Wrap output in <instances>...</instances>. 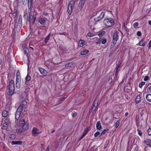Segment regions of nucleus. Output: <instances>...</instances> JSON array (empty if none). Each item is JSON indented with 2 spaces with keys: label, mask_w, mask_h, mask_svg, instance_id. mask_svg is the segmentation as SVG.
Returning a JSON list of instances; mask_svg holds the SVG:
<instances>
[{
  "label": "nucleus",
  "mask_w": 151,
  "mask_h": 151,
  "mask_svg": "<svg viewBox=\"0 0 151 151\" xmlns=\"http://www.w3.org/2000/svg\"><path fill=\"white\" fill-rule=\"evenodd\" d=\"M151 47V40L149 42L148 48L149 49H150Z\"/></svg>",
  "instance_id": "nucleus-56"
},
{
  "label": "nucleus",
  "mask_w": 151,
  "mask_h": 151,
  "mask_svg": "<svg viewBox=\"0 0 151 151\" xmlns=\"http://www.w3.org/2000/svg\"><path fill=\"white\" fill-rule=\"evenodd\" d=\"M8 114V112L6 110H4L2 112V115L3 117H6Z\"/></svg>",
  "instance_id": "nucleus-28"
},
{
  "label": "nucleus",
  "mask_w": 151,
  "mask_h": 151,
  "mask_svg": "<svg viewBox=\"0 0 151 151\" xmlns=\"http://www.w3.org/2000/svg\"><path fill=\"white\" fill-rule=\"evenodd\" d=\"M90 128V127H88L87 128H86L84 131L83 132V133H84V134H86L88 132L89 129Z\"/></svg>",
  "instance_id": "nucleus-43"
},
{
  "label": "nucleus",
  "mask_w": 151,
  "mask_h": 151,
  "mask_svg": "<svg viewBox=\"0 0 151 151\" xmlns=\"http://www.w3.org/2000/svg\"><path fill=\"white\" fill-rule=\"evenodd\" d=\"M89 52V51L87 50L82 51L81 52L80 54L82 55H84L87 54Z\"/></svg>",
  "instance_id": "nucleus-31"
},
{
  "label": "nucleus",
  "mask_w": 151,
  "mask_h": 151,
  "mask_svg": "<svg viewBox=\"0 0 151 151\" xmlns=\"http://www.w3.org/2000/svg\"><path fill=\"white\" fill-rule=\"evenodd\" d=\"M22 15H20L19 16L18 20V24L19 25H22Z\"/></svg>",
  "instance_id": "nucleus-26"
},
{
  "label": "nucleus",
  "mask_w": 151,
  "mask_h": 151,
  "mask_svg": "<svg viewBox=\"0 0 151 151\" xmlns=\"http://www.w3.org/2000/svg\"><path fill=\"white\" fill-rule=\"evenodd\" d=\"M141 96L140 94L138 95L136 97L135 102L136 104L139 103L141 100Z\"/></svg>",
  "instance_id": "nucleus-20"
},
{
  "label": "nucleus",
  "mask_w": 151,
  "mask_h": 151,
  "mask_svg": "<svg viewBox=\"0 0 151 151\" xmlns=\"http://www.w3.org/2000/svg\"><path fill=\"white\" fill-rule=\"evenodd\" d=\"M39 70L41 74L44 76H46L47 74V72L44 68H39Z\"/></svg>",
  "instance_id": "nucleus-10"
},
{
  "label": "nucleus",
  "mask_w": 151,
  "mask_h": 151,
  "mask_svg": "<svg viewBox=\"0 0 151 151\" xmlns=\"http://www.w3.org/2000/svg\"><path fill=\"white\" fill-rule=\"evenodd\" d=\"M101 38H99L98 39L97 42H96V44L98 45H100L101 42Z\"/></svg>",
  "instance_id": "nucleus-47"
},
{
  "label": "nucleus",
  "mask_w": 151,
  "mask_h": 151,
  "mask_svg": "<svg viewBox=\"0 0 151 151\" xmlns=\"http://www.w3.org/2000/svg\"><path fill=\"white\" fill-rule=\"evenodd\" d=\"M16 125L18 127H21V128L17 129H16L17 133H21L27 129L29 127L28 124L27 123L25 122L24 119H21L17 123Z\"/></svg>",
  "instance_id": "nucleus-1"
},
{
  "label": "nucleus",
  "mask_w": 151,
  "mask_h": 151,
  "mask_svg": "<svg viewBox=\"0 0 151 151\" xmlns=\"http://www.w3.org/2000/svg\"><path fill=\"white\" fill-rule=\"evenodd\" d=\"M100 133L99 132H96L94 134V136L95 137H96L98 136L99 135Z\"/></svg>",
  "instance_id": "nucleus-49"
},
{
  "label": "nucleus",
  "mask_w": 151,
  "mask_h": 151,
  "mask_svg": "<svg viewBox=\"0 0 151 151\" xmlns=\"http://www.w3.org/2000/svg\"><path fill=\"white\" fill-rule=\"evenodd\" d=\"M147 133L149 135L151 136V128H149L147 130Z\"/></svg>",
  "instance_id": "nucleus-46"
},
{
  "label": "nucleus",
  "mask_w": 151,
  "mask_h": 151,
  "mask_svg": "<svg viewBox=\"0 0 151 151\" xmlns=\"http://www.w3.org/2000/svg\"><path fill=\"white\" fill-rule=\"evenodd\" d=\"M143 143L148 145L147 146L151 147V140L146 139L143 141Z\"/></svg>",
  "instance_id": "nucleus-19"
},
{
  "label": "nucleus",
  "mask_w": 151,
  "mask_h": 151,
  "mask_svg": "<svg viewBox=\"0 0 151 151\" xmlns=\"http://www.w3.org/2000/svg\"><path fill=\"white\" fill-rule=\"evenodd\" d=\"M146 99L149 102H151V94L149 93L147 94L146 96Z\"/></svg>",
  "instance_id": "nucleus-24"
},
{
  "label": "nucleus",
  "mask_w": 151,
  "mask_h": 151,
  "mask_svg": "<svg viewBox=\"0 0 151 151\" xmlns=\"http://www.w3.org/2000/svg\"><path fill=\"white\" fill-rule=\"evenodd\" d=\"M109 131V129H104L103 131L101 133L99 137L101 136V135H103L105 134L107 132H108Z\"/></svg>",
  "instance_id": "nucleus-35"
},
{
  "label": "nucleus",
  "mask_w": 151,
  "mask_h": 151,
  "mask_svg": "<svg viewBox=\"0 0 151 151\" xmlns=\"http://www.w3.org/2000/svg\"><path fill=\"white\" fill-rule=\"evenodd\" d=\"M104 25L108 27H110L114 25V20L111 17L105 18L103 21Z\"/></svg>",
  "instance_id": "nucleus-4"
},
{
  "label": "nucleus",
  "mask_w": 151,
  "mask_h": 151,
  "mask_svg": "<svg viewBox=\"0 0 151 151\" xmlns=\"http://www.w3.org/2000/svg\"><path fill=\"white\" fill-rule=\"evenodd\" d=\"M137 132L138 134L140 136H142V131L139 129H137Z\"/></svg>",
  "instance_id": "nucleus-41"
},
{
  "label": "nucleus",
  "mask_w": 151,
  "mask_h": 151,
  "mask_svg": "<svg viewBox=\"0 0 151 151\" xmlns=\"http://www.w3.org/2000/svg\"><path fill=\"white\" fill-rule=\"evenodd\" d=\"M76 77V74L73 72H70L68 76V78L70 81H72Z\"/></svg>",
  "instance_id": "nucleus-12"
},
{
  "label": "nucleus",
  "mask_w": 151,
  "mask_h": 151,
  "mask_svg": "<svg viewBox=\"0 0 151 151\" xmlns=\"http://www.w3.org/2000/svg\"><path fill=\"white\" fill-rule=\"evenodd\" d=\"M96 127L97 129L100 130L101 129V127L100 122H97L96 124Z\"/></svg>",
  "instance_id": "nucleus-30"
},
{
  "label": "nucleus",
  "mask_w": 151,
  "mask_h": 151,
  "mask_svg": "<svg viewBox=\"0 0 151 151\" xmlns=\"http://www.w3.org/2000/svg\"><path fill=\"white\" fill-rule=\"evenodd\" d=\"M138 23L136 22L134 23L133 24V26L134 28H136L138 26Z\"/></svg>",
  "instance_id": "nucleus-53"
},
{
  "label": "nucleus",
  "mask_w": 151,
  "mask_h": 151,
  "mask_svg": "<svg viewBox=\"0 0 151 151\" xmlns=\"http://www.w3.org/2000/svg\"><path fill=\"white\" fill-rule=\"evenodd\" d=\"M75 0H71L68 4L67 11L69 15H71L72 14L75 6Z\"/></svg>",
  "instance_id": "nucleus-6"
},
{
  "label": "nucleus",
  "mask_w": 151,
  "mask_h": 151,
  "mask_svg": "<svg viewBox=\"0 0 151 151\" xmlns=\"http://www.w3.org/2000/svg\"><path fill=\"white\" fill-rule=\"evenodd\" d=\"M137 35L138 36H141L142 35V33L140 31H138L137 32Z\"/></svg>",
  "instance_id": "nucleus-51"
},
{
  "label": "nucleus",
  "mask_w": 151,
  "mask_h": 151,
  "mask_svg": "<svg viewBox=\"0 0 151 151\" xmlns=\"http://www.w3.org/2000/svg\"><path fill=\"white\" fill-rule=\"evenodd\" d=\"M48 13H44V15L45 16H47L48 15Z\"/></svg>",
  "instance_id": "nucleus-62"
},
{
  "label": "nucleus",
  "mask_w": 151,
  "mask_h": 151,
  "mask_svg": "<svg viewBox=\"0 0 151 151\" xmlns=\"http://www.w3.org/2000/svg\"><path fill=\"white\" fill-rule=\"evenodd\" d=\"M23 4L24 5H25L27 1V0H21Z\"/></svg>",
  "instance_id": "nucleus-54"
},
{
  "label": "nucleus",
  "mask_w": 151,
  "mask_h": 151,
  "mask_svg": "<svg viewBox=\"0 0 151 151\" xmlns=\"http://www.w3.org/2000/svg\"><path fill=\"white\" fill-rule=\"evenodd\" d=\"M11 99L10 98H8L7 99H6V102L7 103H8V104L9 105V104H12V102H11Z\"/></svg>",
  "instance_id": "nucleus-39"
},
{
  "label": "nucleus",
  "mask_w": 151,
  "mask_h": 151,
  "mask_svg": "<svg viewBox=\"0 0 151 151\" xmlns=\"http://www.w3.org/2000/svg\"><path fill=\"white\" fill-rule=\"evenodd\" d=\"M149 79V77L148 76H146L144 79L145 81H147Z\"/></svg>",
  "instance_id": "nucleus-52"
},
{
  "label": "nucleus",
  "mask_w": 151,
  "mask_h": 151,
  "mask_svg": "<svg viewBox=\"0 0 151 151\" xmlns=\"http://www.w3.org/2000/svg\"><path fill=\"white\" fill-rule=\"evenodd\" d=\"M108 12H109L112 15H113V12H112V11H110V10H109L108 11Z\"/></svg>",
  "instance_id": "nucleus-63"
},
{
  "label": "nucleus",
  "mask_w": 151,
  "mask_h": 151,
  "mask_svg": "<svg viewBox=\"0 0 151 151\" xmlns=\"http://www.w3.org/2000/svg\"><path fill=\"white\" fill-rule=\"evenodd\" d=\"M22 111V108L20 106H19L17 109L15 114V119L17 121L19 119Z\"/></svg>",
  "instance_id": "nucleus-7"
},
{
  "label": "nucleus",
  "mask_w": 151,
  "mask_h": 151,
  "mask_svg": "<svg viewBox=\"0 0 151 151\" xmlns=\"http://www.w3.org/2000/svg\"><path fill=\"white\" fill-rule=\"evenodd\" d=\"M88 35L89 37H91L94 36L95 35L94 33L89 32L88 34Z\"/></svg>",
  "instance_id": "nucleus-42"
},
{
  "label": "nucleus",
  "mask_w": 151,
  "mask_h": 151,
  "mask_svg": "<svg viewBox=\"0 0 151 151\" xmlns=\"http://www.w3.org/2000/svg\"><path fill=\"white\" fill-rule=\"evenodd\" d=\"M50 36V33L49 34V35L46 37L45 38L44 42L45 43H47L48 42V40H49Z\"/></svg>",
  "instance_id": "nucleus-32"
},
{
  "label": "nucleus",
  "mask_w": 151,
  "mask_h": 151,
  "mask_svg": "<svg viewBox=\"0 0 151 151\" xmlns=\"http://www.w3.org/2000/svg\"><path fill=\"white\" fill-rule=\"evenodd\" d=\"M31 79V78L30 76L28 74H27L25 78L26 81L25 82V84L26 85V86H24V88L27 91H28L29 90L30 88L28 87V86L26 83V81H29Z\"/></svg>",
  "instance_id": "nucleus-8"
},
{
  "label": "nucleus",
  "mask_w": 151,
  "mask_h": 151,
  "mask_svg": "<svg viewBox=\"0 0 151 151\" xmlns=\"http://www.w3.org/2000/svg\"><path fill=\"white\" fill-rule=\"evenodd\" d=\"M16 77H21L20 73L19 70H17L16 73Z\"/></svg>",
  "instance_id": "nucleus-44"
},
{
  "label": "nucleus",
  "mask_w": 151,
  "mask_h": 151,
  "mask_svg": "<svg viewBox=\"0 0 151 151\" xmlns=\"http://www.w3.org/2000/svg\"><path fill=\"white\" fill-rule=\"evenodd\" d=\"M148 24H149L151 25V20H149L148 21Z\"/></svg>",
  "instance_id": "nucleus-64"
},
{
  "label": "nucleus",
  "mask_w": 151,
  "mask_h": 151,
  "mask_svg": "<svg viewBox=\"0 0 151 151\" xmlns=\"http://www.w3.org/2000/svg\"><path fill=\"white\" fill-rule=\"evenodd\" d=\"M9 124V121L8 119H6L4 120V122L3 124V127H6Z\"/></svg>",
  "instance_id": "nucleus-18"
},
{
  "label": "nucleus",
  "mask_w": 151,
  "mask_h": 151,
  "mask_svg": "<svg viewBox=\"0 0 151 151\" xmlns=\"http://www.w3.org/2000/svg\"><path fill=\"white\" fill-rule=\"evenodd\" d=\"M27 104V102L25 100L23 101L19 106H20L22 108V110H23L24 106L26 105Z\"/></svg>",
  "instance_id": "nucleus-27"
},
{
  "label": "nucleus",
  "mask_w": 151,
  "mask_h": 151,
  "mask_svg": "<svg viewBox=\"0 0 151 151\" xmlns=\"http://www.w3.org/2000/svg\"><path fill=\"white\" fill-rule=\"evenodd\" d=\"M119 34V32L116 31H114V32L113 35L111 45V46L112 47H114L116 44L118 40Z\"/></svg>",
  "instance_id": "nucleus-5"
},
{
  "label": "nucleus",
  "mask_w": 151,
  "mask_h": 151,
  "mask_svg": "<svg viewBox=\"0 0 151 151\" xmlns=\"http://www.w3.org/2000/svg\"><path fill=\"white\" fill-rule=\"evenodd\" d=\"M77 115V113L76 112H74L72 114V116L73 118H75Z\"/></svg>",
  "instance_id": "nucleus-48"
},
{
  "label": "nucleus",
  "mask_w": 151,
  "mask_h": 151,
  "mask_svg": "<svg viewBox=\"0 0 151 151\" xmlns=\"http://www.w3.org/2000/svg\"><path fill=\"white\" fill-rule=\"evenodd\" d=\"M144 150L145 151H151V147L146 146L145 147Z\"/></svg>",
  "instance_id": "nucleus-33"
},
{
  "label": "nucleus",
  "mask_w": 151,
  "mask_h": 151,
  "mask_svg": "<svg viewBox=\"0 0 151 151\" xmlns=\"http://www.w3.org/2000/svg\"><path fill=\"white\" fill-rule=\"evenodd\" d=\"M15 136L14 135V134H11L10 136V138H15Z\"/></svg>",
  "instance_id": "nucleus-58"
},
{
  "label": "nucleus",
  "mask_w": 151,
  "mask_h": 151,
  "mask_svg": "<svg viewBox=\"0 0 151 151\" xmlns=\"http://www.w3.org/2000/svg\"><path fill=\"white\" fill-rule=\"evenodd\" d=\"M107 41V40L105 38H101V42L102 44H105Z\"/></svg>",
  "instance_id": "nucleus-37"
},
{
  "label": "nucleus",
  "mask_w": 151,
  "mask_h": 151,
  "mask_svg": "<svg viewBox=\"0 0 151 151\" xmlns=\"http://www.w3.org/2000/svg\"><path fill=\"white\" fill-rule=\"evenodd\" d=\"M49 151V146H48L47 148H46V149L45 150V151Z\"/></svg>",
  "instance_id": "nucleus-59"
},
{
  "label": "nucleus",
  "mask_w": 151,
  "mask_h": 151,
  "mask_svg": "<svg viewBox=\"0 0 151 151\" xmlns=\"http://www.w3.org/2000/svg\"><path fill=\"white\" fill-rule=\"evenodd\" d=\"M108 82L110 84L112 83L113 82V79L111 76L109 77Z\"/></svg>",
  "instance_id": "nucleus-40"
},
{
  "label": "nucleus",
  "mask_w": 151,
  "mask_h": 151,
  "mask_svg": "<svg viewBox=\"0 0 151 151\" xmlns=\"http://www.w3.org/2000/svg\"><path fill=\"white\" fill-rule=\"evenodd\" d=\"M120 124V121L118 120L115 123V127L116 128H118V127H119Z\"/></svg>",
  "instance_id": "nucleus-36"
},
{
  "label": "nucleus",
  "mask_w": 151,
  "mask_h": 151,
  "mask_svg": "<svg viewBox=\"0 0 151 151\" xmlns=\"http://www.w3.org/2000/svg\"><path fill=\"white\" fill-rule=\"evenodd\" d=\"M21 77H16V86L17 88H19L20 87Z\"/></svg>",
  "instance_id": "nucleus-14"
},
{
  "label": "nucleus",
  "mask_w": 151,
  "mask_h": 151,
  "mask_svg": "<svg viewBox=\"0 0 151 151\" xmlns=\"http://www.w3.org/2000/svg\"><path fill=\"white\" fill-rule=\"evenodd\" d=\"M105 33V31H102L101 32H100L98 34V35L99 36H102L103 35H104Z\"/></svg>",
  "instance_id": "nucleus-38"
},
{
  "label": "nucleus",
  "mask_w": 151,
  "mask_h": 151,
  "mask_svg": "<svg viewBox=\"0 0 151 151\" xmlns=\"http://www.w3.org/2000/svg\"><path fill=\"white\" fill-rule=\"evenodd\" d=\"M87 44V42L83 40H80L79 42L78 45L80 47H82Z\"/></svg>",
  "instance_id": "nucleus-22"
},
{
  "label": "nucleus",
  "mask_w": 151,
  "mask_h": 151,
  "mask_svg": "<svg viewBox=\"0 0 151 151\" xmlns=\"http://www.w3.org/2000/svg\"><path fill=\"white\" fill-rule=\"evenodd\" d=\"M75 65V63L73 62H71L66 64L65 65V67L66 68L69 69L71 68L73 66Z\"/></svg>",
  "instance_id": "nucleus-16"
},
{
  "label": "nucleus",
  "mask_w": 151,
  "mask_h": 151,
  "mask_svg": "<svg viewBox=\"0 0 151 151\" xmlns=\"http://www.w3.org/2000/svg\"><path fill=\"white\" fill-rule=\"evenodd\" d=\"M136 124L137 128H138L139 126V118H136L135 119Z\"/></svg>",
  "instance_id": "nucleus-29"
},
{
  "label": "nucleus",
  "mask_w": 151,
  "mask_h": 151,
  "mask_svg": "<svg viewBox=\"0 0 151 151\" xmlns=\"http://www.w3.org/2000/svg\"><path fill=\"white\" fill-rule=\"evenodd\" d=\"M11 144L12 145H21L22 144V142L21 141H12V142Z\"/></svg>",
  "instance_id": "nucleus-23"
},
{
  "label": "nucleus",
  "mask_w": 151,
  "mask_h": 151,
  "mask_svg": "<svg viewBox=\"0 0 151 151\" xmlns=\"http://www.w3.org/2000/svg\"><path fill=\"white\" fill-rule=\"evenodd\" d=\"M105 14V13L104 12H101L99 16L97 18H95L94 19L95 21L96 22L100 21L104 17Z\"/></svg>",
  "instance_id": "nucleus-9"
},
{
  "label": "nucleus",
  "mask_w": 151,
  "mask_h": 151,
  "mask_svg": "<svg viewBox=\"0 0 151 151\" xmlns=\"http://www.w3.org/2000/svg\"><path fill=\"white\" fill-rule=\"evenodd\" d=\"M147 92L151 93V86H149L147 89Z\"/></svg>",
  "instance_id": "nucleus-45"
},
{
  "label": "nucleus",
  "mask_w": 151,
  "mask_h": 151,
  "mask_svg": "<svg viewBox=\"0 0 151 151\" xmlns=\"http://www.w3.org/2000/svg\"><path fill=\"white\" fill-rule=\"evenodd\" d=\"M37 14V12L34 10L31 9L29 13L28 20L30 23L34 24L35 22Z\"/></svg>",
  "instance_id": "nucleus-3"
},
{
  "label": "nucleus",
  "mask_w": 151,
  "mask_h": 151,
  "mask_svg": "<svg viewBox=\"0 0 151 151\" xmlns=\"http://www.w3.org/2000/svg\"><path fill=\"white\" fill-rule=\"evenodd\" d=\"M145 84V82L144 81H142L140 83L139 85V86L140 88H142V86Z\"/></svg>",
  "instance_id": "nucleus-34"
},
{
  "label": "nucleus",
  "mask_w": 151,
  "mask_h": 151,
  "mask_svg": "<svg viewBox=\"0 0 151 151\" xmlns=\"http://www.w3.org/2000/svg\"><path fill=\"white\" fill-rule=\"evenodd\" d=\"M128 112H127L125 113V116H127L128 115Z\"/></svg>",
  "instance_id": "nucleus-61"
},
{
  "label": "nucleus",
  "mask_w": 151,
  "mask_h": 151,
  "mask_svg": "<svg viewBox=\"0 0 151 151\" xmlns=\"http://www.w3.org/2000/svg\"><path fill=\"white\" fill-rule=\"evenodd\" d=\"M32 0H27V2L28 3V5H29V4L31 5V4L32 3Z\"/></svg>",
  "instance_id": "nucleus-57"
},
{
  "label": "nucleus",
  "mask_w": 151,
  "mask_h": 151,
  "mask_svg": "<svg viewBox=\"0 0 151 151\" xmlns=\"http://www.w3.org/2000/svg\"><path fill=\"white\" fill-rule=\"evenodd\" d=\"M17 14L18 12L17 11H16L13 13L12 15L13 16L15 17L17 15Z\"/></svg>",
  "instance_id": "nucleus-50"
},
{
  "label": "nucleus",
  "mask_w": 151,
  "mask_h": 151,
  "mask_svg": "<svg viewBox=\"0 0 151 151\" xmlns=\"http://www.w3.org/2000/svg\"><path fill=\"white\" fill-rule=\"evenodd\" d=\"M8 84L7 88L9 90V91L7 92L6 94L7 95L11 96L14 93V82L13 80L12 79L9 81L8 82Z\"/></svg>",
  "instance_id": "nucleus-2"
},
{
  "label": "nucleus",
  "mask_w": 151,
  "mask_h": 151,
  "mask_svg": "<svg viewBox=\"0 0 151 151\" xmlns=\"http://www.w3.org/2000/svg\"><path fill=\"white\" fill-rule=\"evenodd\" d=\"M41 133V132L36 127H33L32 129V134L33 135L36 134H39Z\"/></svg>",
  "instance_id": "nucleus-13"
},
{
  "label": "nucleus",
  "mask_w": 151,
  "mask_h": 151,
  "mask_svg": "<svg viewBox=\"0 0 151 151\" xmlns=\"http://www.w3.org/2000/svg\"><path fill=\"white\" fill-rule=\"evenodd\" d=\"M144 39L142 38L138 43V45L139 46H144L145 45V42H143Z\"/></svg>",
  "instance_id": "nucleus-25"
},
{
  "label": "nucleus",
  "mask_w": 151,
  "mask_h": 151,
  "mask_svg": "<svg viewBox=\"0 0 151 151\" xmlns=\"http://www.w3.org/2000/svg\"><path fill=\"white\" fill-rule=\"evenodd\" d=\"M65 33H66L65 32H63L62 33H60V35H65Z\"/></svg>",
  "instance_id": "nucleus-60"
},
{
  "label": "nucleus",
  "mask_w": 151,
  "mask_h": 151,
  "mask_svg": "<svg viewBox=\"0 0 151 151\" xmlns=\"http://www.w3.org/2000/svg\"><path fill=\"white\" fill-rule=\"evenodd\" d=\"M98 106V102L95 100L93 103L92 105V110L95 111L96 109V107Z\"/></svg>",
  "instance_id": "nucleus-21"
},
{
  "label": "nucleus",
  "mask_w": 151,
  "mask_h": 151,
  "mask_svg": "<svg viewBox=\"0 0 151 151\" xmlns=\"http://www.w3.org/2000/svg\"><path fill=\"white\" fill-rule=\"evenodd\" d=\"M85 0H80L78 6V7L79 9H81L83 7L85 4Z\"/></svg>",
  "instance_id": "nucleus-15"
},
{
  "label": "nucleus",
  "mask_w": 151,
  "mask_h": 151,
  "mask_svg": "<svg viewBox=\"0 0 151 151\" xmlns=\"http://www.w3.org/2000/svg\"><path fill=\"white\" fill-rule=\"evenodd\" d=\"M38 22L42 25H45L46 23V20L42 18L38 19Z\"/></svg>",
  "instance_id": "nucleus-17"
},
{
  "label": "nucleus",
  "mask_w": 151,
  "mask_h": 151,
  "mask_svg": "<svg viewBox=\"0 0 151 151\" xmlns=\"http://www.w3.org/2000/svg\"><path fill=\"white\" fill-rule=\"evenodd\" d=\"M122 61L121 60H119L118 61V64L116 66V67L115 70V76H116L117 75L118 73V72L119 71V68L120 67V66L122 63Z\"/></svg>",
  "instance_id": "nucleus-11"
},
{
  "label": "nucleus",
  "mask_w": 151,
  "mask_h": 151,
  "mask_svg": "<svg viewBox=\"0 0 151 151\" xmlns=\"http://www.w3.org/2000/svg\"><path fill=\"white\" fill-rule=\"evenodd\" d=\"M68 96L66 95V97H63L60 100V101H64L67 98Z\"/></svg>",
  "instance_id": "nucleus-55"
}]
</instances>
